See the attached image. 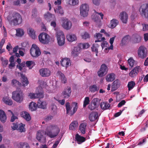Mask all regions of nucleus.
Masks as SVG:
<instances>
[{"label":"nucleus","instance_id":"6","mask_svg":"<svg viewBox=\"0 0 148 148\" xmlns=\"http://www.w3.org/2000/svg\"><path fill=\"white\" fill-rule=\"evenodd\" d=\"M89 6L87 3L82 4L80 7L79 10L81 15L83 17L87 16L89 10Z\"/></svg>","mask_w":148,"mask_h":148},{"label":"nucleus","instance_id":"62","mask_svg":"<svg viewBox=\"0 0 148 148\" xmlns=\"http://www.w3.org/2000/svg\"><path fill=\"white\" fill-rule=\"evenodd\" d=\"M125 103L126 102L124 100H123L119 103L117 106L118 107H120L124 105Z\"/></svg>","mask_w":148,"mask_h":148},{"label":"nucleus","instance_id":"46","mask_svg":"<svg viewBox=\"0 0 148 148\" xmlns=\"http://www.w3.org/2000/svg\"><path fill=\"white\" fill-rule=\"evenodd\" d=\"M38 103V105L40 108L43 109L46 108L47 105V104L46 101H43L42 102H41L40 103L39 102Z\"/></svg>","mask_w":148,"mask_h":148},{"label":"nucleus","instance_id":"9","mask_svg":"<svg viewBox=\"0 0 148 148\" xmlns=\"http://www.w3.org/2000/svg\"><path fill=\"white\" fill-rule=\"evenodd\" d=\"M39 41L43 44L48 43L49 40V36L46 33L42 32L38 36Z\"/></svg>","mask_w":148,"mask_h":148},{"label":"nucleus","instance_id":"40","mask_svg":"<svg viewBox=\"0 0 148 148\" xmlns=\"http://www.w3.org/2000/svg\"><path fill=\"white\" fill-rule=\"evenodd\" d=\"M25 63L26 66L29 68V69H32L33 66L35 65V62L32 60L27 61Z\"/></svg>","mask_w":148,"mask_h":148},{"label":"nucleus","instance_id":"12","mask_svg":"<svg viewBox=\"0 0 148 148\" xmlns=\"http://www.w3.org/2000/svg\"><path fill=\"white\" fill-rule=\"evenodd\" d=\"M71 22L68 19H63L62 20V26L64 29L66 30L70 29L72 27Z\"/></svg>","mask_w":148,"mask_h":148},{"label":"nucleus","instance_id":"25","mask_svg":"<svg viewBox=\"0 0 148 148\" xmlns=\"http://www.w3.org/2000/svg\"><path fill=\"white\" fill-rule=\"evenodd\" d=\"M87 124L86 123H82L79 126V129L81 133L84 134L86 133V129Z\"/></svg>","mask_w":148,"mask_h":148},{"label":"nucleus","instance_id":"29","mask_svg":"<svg viewBox=\"0 0 148 148\" xmlns=\"http://www.w3.org/2000/svg\"><path fill=\"white\" fill-rule=\"evenodd\" d=\"M115 76L114 73H111L108 75L106 78V79L108 82H112L115 79Z\"/></svg>","mask_w":148,"mask_h":148},{"label":"nucleus","instance_id":"22","mask_svg":"<svg viewBox=\"0 0 148 148\" xmlns=\"http://www.w3.org/2000/svg\"><path fill=\"white\" fill-rule=\"evenodd\" d=\"M3 100L4 103L9 106H11L13 104L12 100L8 97H5L3 98Z\"/></svg>","mask_w":148,"mask_h":148},{"label":"nucleus","instance_id":"18","mask_svg":"<svg viewBox=\"0 0 148 148\" xmlns=\"http://www.w3.org/2000/svg\"><path fill=\"white\" fill-rule=\"evenodd\" d=\"M75 139L78 144H80L83 143L85 142L86 140V139L85 137L80 136L78 134H76Z\"/></svg>","mask_w":148,"mask_h":148},{"label":"nucleus","instance_id":"13","mask_svg":"<svg viewBox=\"0 0 148 148\" xmlns=\"http://www.w3.org/2000/svg\"><path fill=\"white\" fill-rule=\"evenodd\" d=\"M39 72L40 75L43 77H47L49 76L51 72L48 68H42L40 69Z\"/></svg>","mask_w":148,"mask_h":148},{"label":"nucleus","instance_id":"1","mask_svg":"<svg viewBox=\"0 0 148 148\" xmlns=\"http://www.w3.org/2000/svg\"><path fill=\"white\" fill-rule=\"evenodd\" d=\"M60 131V129L57 125L50 124L47 127L45 134L50 138H53L57 136Z\"/></svg>","mask_w":148,"mask_h":148},{"label":"nucleus","instance_id":"52","mask_svg":"<svg viewBox=\"0 0 148 148\" xmlns=\"http://www.w3.org/2000/svg\"><path fill=\"white\" fill-rule=\"evenodd\" d=\"M99 45L97 44H94L91 47V50L92 52H95L98 51V48Z\"/></svg>","mask_w":148,"mask_h":148},{"label":"nucleus","instance_id":"4","mask_svg":"<svg viewBox=\"0 0 148 148\" xmlns=\"http://www.w3.org/2000/svg\"><path fill=\"white\" fill-rule=\"evenodd\" d=\"M73 103L75 104V106L73 108V111L71 110V108L69 102H66L65 104L66 114L69 115L70 116H72L76 112L78 108L77 103Z\"/></svg>","mask_w":148,"mask_h":148},{"label":"nucleus","instance_id":"38","mask_svg":"<svg viewBox=\"0 0 148 148\" xmlns=\"http://www.w3.org/2000/svg\"><path fill=\"white\" fill-rule=\"evenodd\" d=\"M24 34V31L22 29L18 28L16 29V35L17 36L21 37Z\"/></svg>","mask_w":148,"mask_h":148},{"label":"nucleus","instance_id":"14","mask_svg":"<svg viewBox=\"0 0 148 148\" xmlns=\"http://www.w3.org/2000/svg\"><path fill=\"white\" fill-rule=\"evenodd\" d=\"M140 69V67L139 66L135 67L129 73V76L132 77H136L138 75Z\"/></svg>","mask_w":148,"mask_h":148},{"label":"nucleus","instance_id":"15","mask_svg":"<svg viewBox=\"0 0 148 148\" xmlns=\"http://www.w3.org/2000/svg\"><path fill=\"white\" fill-rule=\"evenodd\" d=\"M98 113L96 112H92L90 114L89 118L91 121H93L96 120H98L99 119Z\"/></svg>","mask_w":148,"mask_h":148},{"label":"nucleus","instance_id":"21","mask_svg":"<svg viewBox=\"0 0 148 148\" xmlns=\"http://www.w3.org/2000/svg\"><path fill=\"white\" fill-rule=\"evenodd\" d=\"M80 48L79 46L75 47L71 52L72 55L74 57L77 56L80 52Z\"/></svg>","mask_w":148,"mask_h":148},{"label":"nucleus","instance_id":"28","mask_svg":"<svg viewBox=\"0 0 148 148\" xmlns=\"http://www.w3.org/2000/svg\"><path fill=\"white\" fill-rule=\"evenodd\" d=\"M100 105L101 108L103 110L108 109L110 106V104L109 103L104 102L101 103Z\"/></svg>","mask_w":148,"mask_h":148},{"label":"nucleus","instance_id":"59","mask_svg":"<svg viewBox=\"0 0 148 148\" xmlns=\"http://www.w3.org/2000/svg\"><path fill=\"white\" fill-rule=\"evenodd\" d=\"M143 26V30L144 31H146L148 30V25L146 24H142Z\"/></svg>","mask_w":148,"mask_h":148},{"label":"nucleus","instance_id":"35","mask_svg":"<svg viewBox=\"0 0 148 148\" xmlns=\"http://www.w3.org/2000/svg\"><path fill=\"white\" fill-rule=\"evenodd\" d=\"M99 87L96 85H93L90 86L89 88L90 91L92 92H94L97 91L99 90Z\"/></svg>","mask_w":148,"mask_h":148},{"label":"nucleus","instance_id":"42","mask_svg":"<svg viewBox=\"0 0 148 148\" xmlns=\"http://www.w3.org/2000/svg\"><path fill=\"white\" fill-rule=\"evenodd\" d=\"M136 85L135 82L133 81H131L128 82L127 84V87L128 90L129 91L130 90L132 89Z\"/></svg>","mask_w":148,"mask_h":148},{"label":"nucleus","instance_id":"5","mask_svg":"<svg viewBox=\"0 0 148 148\" xmlns=\"http://www.w3.org/2000/svg\"><path fill=\"white\" fill-rule=\"evenodd\" d=\"M30 53L33 57H37L41 54L39 48L35 44H33L30 50Z\"/></svg>","mask_w":148,"mask_h":148},{"label":"nucleus","instance_id":"32","mask_svg":"<svg viewBox=\"0 0 148 148\" xmlns=\"http://www.w3.org/2000/svg\"><path fill=\"white\" fill-rule=\"evenodd\" d=\"M28 32L29 35L33 38L35 39L36 37L35 32L32 28H29L28 30Z\"/></svg>","mask_w":148,"mask_h":148},{"label":"nucleus","instance_id":"34","mask_svg":"<svg viewBox=\"0 0 148 148\" xmlns=\"http://www.w3.org/2000/svg\"><path fill=\"white\" fill-rule=\"evenodd\" d=\"M43 91L42 89L40 88H39V90L38 92L36 93V98H42L44 97Z\"/></svg>","mask_w":148,"mask_h":148},{"label":"nucleus","instance_id":"56","mask_svg":"<svg viewBox=\"0 0 148 148\" xmlns=\"http://www.w3.org/2000/svg\"><path fill=\"white\" fill-rule=\"evenodd\" d=\"M91 58L92 56L91 55H89L88 56V57L85 58L84 60L85 61L87 62H91Z\"/></svg>","mask_w":148,"mask_h":148},{"label":"nucleus","instance_id":"54","mask_svg":"<svg viewBox=\"0 0 148 148\" xmlns=\"http://www.w3.org/2000/svg\"><path fill=\"white\" fill-rule=\"evenodd\" d=\"M25 125L21 123V125L18 126V130L21 132H24L25 131L24 128Z\"/></svg>","mask_w":148,"mask_h":148},{"label":"nucleus","instance_id":"50","mask_svg":"<svg viewBox=\"0 0 148 148\" xmlns=\"http://www.w3.org/2000/svg\"><path fill=\"white\" fill-rule=\"evenodd\" d=\"M120 18H128V14L125 11H123L120 13L119 15Z\"/></svg>","mask_w":148,"mask_h":148},{"label":"nucleus","instance_id":"10","mask_svg":"<svg viewBox=\"0 0 148 148\" xmlns=\"http://www.w3.org/2000/svg\"><path fill=\"white\" fill-rule=\"evenodd\" d=\"M36 138L40 142L45 143L46 142V137L44 136L43 132L39 130L37 133Z\"/></svg>","mask_w":148,"mask_h":148},{"label":"nucleus","instance_id":"61","mask_svg":"<svg viewBox=\"0 0 148 148\" xmlns=\"http://www.w3.org/2000/svg\"><path fill=\"white\" fill-rule=\"evenodd\" d=\"M92 1L94 5H98L100 3V0H92Z\"/></svg>","mask_w":148,"mask_h":148},{"label":"nucleus","instance_id":"20","mask_svg":"<svg viewBox=\"0 0 148 148\" xmlns=\"http://www.w3.org/2000/svg\"><path fill=\"white\" fill-rule=\"evenodd\" d=\"M120 86V82L118 80H116L112 83V91H114L117 90Z\"/></svg>","mask_w":148,"mask_h":148},{"label":"nucleus","instance_id":"64","mask_svg":"<svg viewBox=\"0 0 148 148\" xmlns=\"http://www.w3.org/2000/svg\"><path fill=\"white\" fill-rule=\"evenodd\" d=\"M5 39H2L0 43V49L2 48V47L5 42Z\"/></svg>","mask_w":148,"mask_h":148},{"label":"nucleus","instance_id":"23","mask_svg":"<svg viewBox=\"0 0 148 148\" xmlns=\"http://www.w3.org/2000/svg\"><path fill=\"white\" fill-rule=\"evenodd\" d=\"M21 116L27 121H29L31 119L30 114L26 112H23L21 114Z\"/></svg>","mask_w":148,"mask_h":148},{"label":"nucleus","instance_id":"47","mask_svg":"<svg viewBox=\"0 0 148 148\" xmlns=\"http://www.w3.org/2000/svg\"><path fill=\"white\" fill-rule=\"evenodd\" d=\"M79 46L80 47V49L81 47H82L83 49H86L89 47L90 45L88 43H85L80 44Z\"/></svg>","mask_w":148,"mask_h":148},{"label":"nucleus","instance_id":"49","mask_svg":"<svg viewBox=\"0 0 148 148\" xmlns=\"http://www.w3.org/2000/svg\"><path fill=\"white\" fill-rule=\"evenodd\" d=\"M127 61L130 66L132 68L134 66L135 61L132 58H129Z\"/></svg>","mask_w":148,"mask_h":148},{"label":"nucleus","instance_id":"36","mask_svg":"<svg viewBox=\"0 0 148 148\" xmlns=\"http://www.w3.org/2000/svg\"><path fill=\"white\" fill-rule=\"evenodd\" d=\"M66 3L71 5L74 6L79 3V0H66Z\"/></svg>","mask_w":148,"mask_h":148},{"label":"nucleus","instance_id":"16","mask_svg":"<svg viewBox=\"0 0 148 148\" xmlns=\"http://www.w3.org/2000/svg\"><path fill=\"white\" fill-rule=\"evenodd\" d=\"M61 65L66 68L68 67L71 65L70 60L67 58L63 59L61 62Z\"/></svg>","mask_w":148,"mask_h":148},{"label":"nucleus","instance_id":"31","mask_svg":"<svg viewBox=\"0 0 148 148\" xmlns=\"http://www.w3.org/2000/svg\"><path fill=\"white\" fill-rule=\"evenodd\" d=\"M37 105L33 102H31L29 105V109L31 111L36 110L37 109Z\"/></svg>","mask_w":148,"mask_h":148},{"label":"nucleus","instance_id":"45","mask_svg":"<svg viewBox=\"0 0 148 148\" xmlns=\"http://www.w3.org/2000/svg\"><path fill=\"white\" fill-rule=\"evenodd\" d=\"M94 12L95 14L94 15L95 18H100L99 16H100L101 18H103V14L101 13H98L95 10H94Z\"/></svg>","mask_w":148,"mask_h":148},{"label":"nucleus","instance_id":"8","mask_svg":"<svg viewBox=\"0 0 148 148\" xmlns=\"http://www.w3.org/2000/svg\"><path fill=\"white\" fill-rule=\"evenodd\" d=\"M137 53L138 56L141 58L143 59L147 56V49L143 46H141L139 47Z\"/></svg>","mask_w":148,"mask_h":148},{"label":"nucleus","instance_id":"7","mask_svg":"<svg viewBox=\"0 0 148 148\" xmlns=\"http://www.w3.org/2000/svg\"><path fill=\"white\" fill-rule=\"evenodd\" d=\"M57 40L58 45L62 46L64 45L65 43V37L62 32H58L56 34Z\"/></svg>","mask_w":148,"mask_h":148},{"label":"nucleus","instance_id":"63","mask_svg":"<svg viewBox=\"0 0 148 148\" xmlns=\"http://www.w3.org/2000/svg\"><path fill=\"white\" fill-rule=\"evenodd\" d=\"M37 15V11L36 9L33 10L32 11V16L33 17H35Z\"/></svg>","mask_w":148,"mask_h":148},{"label":"nucleus","instance_id":"17","mask_svg":"<svg viewBox=\"0 0 148 148\" xmlns=\"http://www.w3.org/2000/svg\"><path fill=\"white\" fill-rule=\"evenodd\" d=\"M71 88L70 87H68L67 88L64 89L62 92V95L64 96V98H68L71 95Z\"/></svg>","mask_w":148,"mask_h":148},{"label":"nucleus","instance_id":"24","mask_svg":"<svg viewBox=\"0 0 148 148\" xmlns=\"http://www.w3.org/2000/svg\"><path fill=\"white\" fill-rule=\"evenodd\" d=\"M66 38L67 40L70 42H73L77 40V37L74 34H68L67 35Z\"/></svg>","mask_w":148,"mask_h":148},{"label":"nucleus","instance_id":"33","mask_svg":"<svg viewBox=\"0 0 148 148\" xmlns=\"http://www.w3.org/2000/svg\"><path fill=\"white\" fill-rule=\"evenodd\" d=\"M119 23L118 21L116 19H112L111 21L110 27L112 29L115 27Z\"/></svg>","mask_w":148,"mask_h":148},{"label":"nucleus","instance_id":"51","mask_svg":"<svg viewBox=\"0 0 148 148\" xmlns=\"http://www.w3.org/2000/svg\"><path fill=\"white\" fill-rule=\"evenodd\" d=\"M90 101L89 98L88 97H86L85 98V99L84 101L83 106V107L85 108L86 106L89 103Z\"/></svg>","mask_w":148,"mask_h":148},{"label":"nucleus","instance_id":"55","mask_svg":"<svg viewBox=\"0 0 148 148\" xmlns=\"http://www.w3.org/2000/svg\"><path fill=\"white\" fill-rule=\"evenodd\" d=\"M52 14L49 12L45 14L44 15V18H52Z\"/></svg>","mask_w":148,"mask_h":148},{"label":"nucleus","instance_id":"60","mask_svg":"<svg viewBox=\"0 0 148 148\" xmlns=\"http://www.w3.org/2000/svg\"><path fill=\"white\" fill-rule=\"evenodd\" d=\"M82 36L83 38L85 39L89 38L90 37L89 34L87 32H85L84 35H82Z\"/></svg>","mask_w":148,"mask_h":148},{"label":"nucleus","instance_id":"27","mask_svg":"<svg viewBox=\"0 0 148 148\" xmlns=\"http://www.w3.org/2000/svg\"><path fill=\"white\" fill-rule=\"evenodd\" d=\"M78 122L77 121H74L70 124L69 129L70 130H75V128L78 127Z\"/></svg>","mask_w":148,"mask_h":148},{"label":"nucleus","instance_id":"43","mask_svg":"<svg viewBox=\"0 0 148 148\" xmlns=\"http://www.w3.org/2000/svg\"><path fill=\"white\" fill-rule=\"evenodd\" d=\"M100 100V99L99 98H94L92 101L91 103L97 108L99 106Z\"/></svg>","mask_w":148,"mask_h":148},{"label":"nucleus","instance_id":"44","mask_svg":"<svg viewBox=\"0 0 148 148\" xmlns=\"http://www.w3.org/2000/svg\"><path fill=\"white\" fill-rule=\"evenodd\" d=\"M21 77L22 78L23 85L24 86H27L29 84V82L27 77L23 75H22Z\"/></svg>","mask_w":148,"mask_h":148},{"label":"nucleus","instance_id":"2","mask_svg":"<svg viewBox=\"0 0 148 148\" xmlns=\"http://www.w3.org/2000/svg\"><path fill=\"white\" fill-rule=\"evenodd\" d=\"M24 97V94L21 90L18 89L12 92V99L18 103L22 102L23 100Z\"/></svg>","mask_w":148,"mask_h":148},{"label":"nucleus","instance_id":"39","mask_svg":"<svg viewBox=\"0 0 148 148\" xmlns=\"http://www.w3.org/2000/svg\"><path fill=\"white\" fill-rule=\"evenodd\" d=\"M22 22V19H13L11 23L14 25H16L21 23Z\"/></svg>","mask_w":148,"mask_h":148},{"label":"nucleus","instance_id":"41","mask_svg":"<svg viewBox=\"0 0 148 148\" xmlns=\"http://www.w3.org/2000/svg\"><path fill=\"white\" fill-rule=\"evenodd\" d=\"M11 84L12 86L16 87H18L21 85V84L19 82L15 79H13L12 81Z\"/></svg>","mask_w":148,"mask_h":148},{"label":"nucleus","instance_id":"26","mask_svg":"<svg viewBox=\"0 0 148 148\" xmlns=\"http://www.w3.org/2000/svg\"><path fill=\"white\" fill-rule=\"evenodd\" d=\"M133 41L134 43H138L141 40V36L138 34H135L133 36Z\"/></svg>","mask_w":148,"mask_h":148},{"label":"nucleus","instance_id":"57","mask_svg":"<svg viewBox=\"0 0 148 148\" xmlns=\"http://www.w3.org/2000/svg\"><path fill=\"white\" fill-rule=\"evenodd\" d=\"M28 96L31 99H35L36 98V93L31 92L29 94Z\"/></svg>","mask_w":148,"mask_h":148},{"label":"nucleus","instance_id":"37","mask_svg":"<svg viewBox=\"0 0 148 148\" xmlns=\"http://www.w3.org/2000/svg\"><path fill=\"white\" fill-rule=\"evenodd\" d=\"M55 12V13L60 14L61 15H62L64 14V12L62 8L61 7L60 5H58L57 6V8L56 9H54Z\"/></svg>","mask_w":148,"mask_h":148},{"label":"nucleus","instance_id":"58","mask_svg":"<svg viewBox=\"0 0 148 148\" xmlns=\"http://www.w3.org/2000/svg\"><path fill=\"white\" fill-rule=\"evenodd\" d=\"M97 107L91 103L88 106V108L91 110L95 109Z\"/></svg>","mask_w":148,"mask_h":148},{"label":"nucleus","instance_id":"19","mask_svg":"<svg viewBox=\"0 0 148 148\" xmlns=\"http://www.w3.org/2000/svg\"><path fill=\"white\" fill-rule=\"evenodd\" d=\"M7 117L5 112L2 110H0V120L3 123H5Z\"/></svg>","mask_w":148,"mask_h":148},{"label":"nucleus","instance_id":"3","mask_svg":"<svg viewBox=\"0 0 148 148\" xmlns=\"http://www.w3.org/2000/svg\"><path fill=\"white\" fill-rule=\"evenodd\" d=\"M141 15L145 18H148V3L142 4L139 9Z\"/></svg>","mask_w":148,"mask_h":148},{"label":"nucleus","instance_id":"48","mask_svg":"<svg viewBox=\"0 0 148 148\" xmlns=\"http://www.w3.org/2000/svg\"><path fill=\"white\" fill-rule=\"evenodd\" d=\"M12 14H10L9 16H11V15L12 16V17L13 18H22L21 15L18 13L14 12L12 15Z\"/></svg>","mask_w":148,"mask_h":148},{"label":"nucleus","instance_id":"11","mask_svg":"<svg viewBox=\"0 0 148 148\" xmlns=\"http://www.w3.org/2000/svg\"><path fill=\"white\" fill-rule=\"evenodd\" d=\"M108 69L107 66L104 64L101 65L100 70L98 72L99 77H101L106 74L108 72Z\"/></svg>","mask_w":148,"mask_h":148},{"label":"nucleus","instance_id":"53","mask_svg":"<svg viewBox=\"0 0 148 148\" xmlns=\"http://www.w3.org/2000/svg\"><path fill=\"white\" fill-rule=\"evenodd\" d=\"M130 38V36L129 35H126L123 37L121 41V43L123 44H125L126 42L128 41L129 39Z\"/></svg>","mask_w":148,"mask_h":148},{"label":"nucleus","instance_id":"30","mask_svg":"<svg viewBox=\"0 0 148 148\" xmlns=\"http://www.w3.org/2000/svg\"><path fill=\"white\" fill-rule=\"evenodd\" d=\"M19 148H30L29 144L26 142H21L17 145Z\"/></svg>","mask_w":148,"mask_h":148}]
</instances>
